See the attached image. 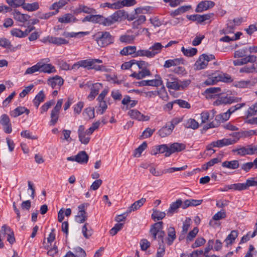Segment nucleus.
Here are the masks:
<instances>
[{
  "mask_svg": "<svg viewBox=\"0 0 257 257\" xmlns=\"http://www.w3.org/2000/svg\"><path fill=\"white\" fill-rule=\"evenodd\" d=\"M163 222L159 221L151 226L150 229V235L153 240H157L159 247L157 249L156 257H163L165 254V247L164 237L165 232L163 230Z\"/></svg>",
  "mask_w": 257,
  "mask_h": 257,
  "instance_id": "obj_1",
  "label": "nucleus"
},
{
  "mask_svg": "<svg viewBox=\"0 0 257 257\" xmlns=\"http://www.w3.org/2000/svg\"><path fill=\"white\" fill-rule=\"evenodd\" d=\"M94 38L97 44L101 47H105L113 43V37L108 32H98L94 36Z\"/></svg>",
  "mask_w": 257,
  "mask_h": 257,
  "instance_id": "obj_2",
  "label": "nucleus"
},
{
  "mask_svg": "<svg viewBox=\"0 0 257 257\" xmlns=\"http://www.w3.org/2000/svg\"><path fill=\"white\" fill-rule=\"evenodd\" d=\"M215 56L212 54H202L198 59L194 65V69L200 70L204 69L208 65V62L215 59Z\"/></svg>",
  "mask_w": 257,
  "mask_h": 257,
  "instance_id": "obj_3",
  "label": "nucleus"
},
{
  "mask_svg": "<svg viewBox=\"0 0 257 257\" xmlns=\"http://www.w3.org/2000/svg\"><path fill=\"white\" fill-rule=\"evenodd\" d=\"M239 133H233V136L232 138L228 139L224 138L222 140H219L216 141H214L212 142V145H213V146L221 148L223 146H228L236 143L238 140H239Z\"/></svg>",
  "mask_w": 257,
  "mask_h": 257,
  "instance_id": "obj_4",
  "label": "nucleus"
},
{
  "mask_svg": "<svg viewBox=\"0 0 257 257\" xmlns=\"http://www.w3.org/2000/svg\"><path fill=\"white\" fill-rule=\"evenodd\" d=\"M49 61L50 59L49 58H46L43 59L42 61L38 62L40 72L50 73L56 71L54 66L51 64L45 63V62L47 63Z\"/></svg>",
  "mask_w": 257,
  "mask_h": 257,
  "instance_id": "obj_5",
  "label": "nucleus"
},
{
  "mask_svg": "<svg viewBox=\"0 0 257 257\" xmlns=\"http://www.w3.org/2000/svg\"><path fill=\"white\" fill-rule=\"evenodd\" d=\"M239 98L234 96L227 95L219 96L218 99L214 102L217 105L220 104H231L233 102H237Z\"/></svg>",
  "mask_w": 257,
  "mask_h": 257,
  "instance_id": "obj_6",
  "label": "nucleus"
},
{
  "mask_svg": "<svg viewBox=\"0 0 257 257\" xmlns=\"http://www.w3.org/2000/svg\"><path fill=\"white\" fill-rule=\"evenodd\" d=\"M167 81L166 86L172 89L179 90V81L178 79L172 74H169L166 76Z\"/></svg>",
  "mask_w": 257,
  "mask_h": 257,
  "instance_id": "obj_7",
  "label": "nucleus"
},
{
  "mask_svg": "<svg viewBox=\"0 0 257 257\" xmlns=\"http://www.w3.org/2000/svg\"><path fill=\"white\" fill-rule=\"evenodd\" d=\"M215 6L214 2L211 1H203L200 2L197 6L195 12L202 13L213 8Z\"/></svg>",
  "mask_w": 257,
  "mask_h": 257,
  "instance_id": "obj_8",
  "label": "nucleus"
},
{
  "mask_svg": "<svg viewBox=\"0 0 257 257\" xmlns=\"http://www.w3.org/2000/svg\"><path fill=\"white\" fill-rule=\"evenodd\" d=\"M2 231H3L4 236L7 237V241L11 244H13L15 241V237L14 236V231L10 228V227L6 225H4L2 226Z\"/></svg>",
  "mask_w": 257,
  "mask_h": 257,
  "instance_id": "obj_9",
  "label": "nucleus"
},
{
  "mask_svg": "<svg viewBox=\"0 0 257 257\" xmlns=\"http://www.w3.org/2000/svg\"><path fill=\"white\" fill-rule=\"evenodd\" d=\"M128 115L133 119H137L139 121H147L150 117L147 115H144L137 109H132L128 112Z\"/></svg>",
  "mask_w": 257,
  "mask_h": 257,
  "instance_id": "obj_10",
  "label": "nucleus"
},
{
  "mask_svg": "<svg viewBox=\"0 0 257 257\" xmlns=\"http://www.w3.org/2000/svg\"><path fill=\"white\" fill-rule=\"evenodd\" d=\"M183 202L180 199L177 200L175 202H172L167 212V215L171 216L174 213L177 212L179 207L183 208Z\"/></svg>",
  "mask_w": 257,
  "mask_h": 257,
  "instance_id": "obj_11",
  "label": "nucleus"
},
{
  "mask_svg": "<svg viewBox=\"0 0 257 257\" xmlns=\"http://www.w3.org/2000/svg\"><path fill=\"white\" fill-rule=\"evenodd\" d=\"M169 151L167 153L166 157L170 156L175 152H181L186 148V146L183 143H174L170 145Z\"/></svg>",
  "mask_w": 257,
  "mask_h": 257,
  "instance_id": "obj_12",
  "label": "nucleus"
},
{
  "mask_svg": "<svg viewBox=\"0 0 257 257\" xmlns=\"http://www.w3.org/2000/svg\"><path fill=\"white\" fill-rule=\"evenodd\" d=\"M102 84L100 83H96L92 85L90 90V93L87 98L89 100H92L95 96L98 94L100 89L102 88Z\"/></svg>",
  "mask_w": 257,
  "mask_h": 257,
  "instance_id": "obj_13",
  "label": "nucleus"
},
{
  "mask_svg": "<svg viewBox=\"0 0 257 257\" xmlns=\"http://www.w3.org/2000/svg\"><path fill=\"white\" fill-rule=\"evenodd\" d=\"M14 19L20 22L25 23L28 21L30 18V16L27 14H24L21 13L20 12L17 10H14L13 12Z\"/></svg>",
  "mask_w": 257,
  "mask_h": 257,
  "instance_id": "obj_14",
  "label": "nucleus"
},
{
  "mask_svg": "<svg viewBox=\"0 0 257 257\" xmlns=\"http://www.w3.org/2000/svg\"><path fill=\"white\" fill-rule=\"evenodd\" d=\"M174 128V124L173 123H170V124L168 123L166 126L161 128L159 131L158 134L162 138L165 137L172 133Z\"/></svg>",
  "mask_w": 257,
  "mask_h": 257,
  "instance_id": "obj_15",
  "label": "nucleus"
},
{
  "mask_svg": "<svg viewBox=\"0 0 257 257\" xmlns=\"http://www.w3.org/2000/svg\"><path fill=\"white\" fill-rule=\"evenodd\" d=\"M74 12L75 14L84 13L87 14H93L96 13L95 9L88 7L83 5H80L78 7L74 10Z\"/></svg>",
  "mask_w": 257,
  "mask_h": 257,
  "instance_id": "obj_16",
  "label": "nucleus"
},
{
  "mask_svg": "<svg viewBox=\"0 0 257 257\" xmlns=\"http://www.w3.org/2000/svg\"><path fill=\"white\" fill-rule=\"evenodd\" d=\"M146 199L142 198L141 199L135 201L130 206L126 211V213L128 214L132 211H135L139 209L146 202Z\"/></svg>",
  "mask_w": 257,
  "mask_h": 257,
  "instance_id": "obj_17",
  "label": "nucleus"
},
{
  "mask_svg": "<svg viewBox=\"0 0 257 257\" xmlns=\"http://www.w3.org/2000/svg\"><path fill=\"white\" fill-rule=\"evenodd\" d=\"M24 113H25L26 114L28 115L30 113L29 109L25 108V107L19 106L13 111H11L10 112V115L14 117H16L23 114Z\"/></svg>",
  "mask_w": 257,
  "mask_h": 257,
  "instance_id": "obj_18",
  "label": "nucleus"
},
{
  "mask_svg": "<svg viewBox=\"0 0 257 257\" xmlns=\"http://www.w3.org/2000/svg\"><path fill=\"white\" fill-rule=\"evenodd\" d=\"M77 162L81 164H85L88 162L89 157L86 152L84 151L79 152L76 155Z\"/></svg>",
  "mask_w": 257,
  "mask_h": 257,
  "instance_id": "obj_19",
  "label": "nucleus"
},
{
  "mask_svg": "<svg viewBox=\"0 0 257 257\" xmlns=\"http://www.w3.org/2000/svg\"><path fill=\"white\" fill-rule=\"evenodd\" d=\"M125 13V12L123 10H118L110 15L113 24L121 21L124 17Z\"/></svg>",
  "mask_w": 257,
  "mask_h": 257,
  "instance_id": "obj_20",
  "label": "nucleus"
},
{
  "mask_svg": "<svg viewBox=\"0 0 257 257\" xmlns=\"http://www.w3.org/2000/svg\"><path fill=\"white\" fill-rule=\"evenodd\" d=\"M241 150L242 155L257 154V145L255 146L248 145L242 147Z\"/></svg>",
  "mask_w": 257,
  "mask_h": 257,
  "instance_id": "obj_21",
  "label": "nucleus"
},
{
  "mask_svg": "<svg viewBox=\"0 0 257 257\" xmlns=\"http://www.w3.org/2000/svg\"><path fill=\"white\" fill-rule=\"evenodd\" d=\"M48 83L53 88L56 87L57 86L58 87H60L63 84V79L60 77L56 76L49 79L48 80Z\"/></svg>",
  "mask_w": 257,
  "mask_h": 257,
  "instance_id": "obj_22",
  "label": "nucleus"
},
{
  "mask_svg": "<svg viewBox=\"0 0 257 257\" xmlns=\"http://www.w3.org/2000/svg\"><path fill=\"white\" fill-rule=\"evenodd\" d=\"M183 202V209H186L190 206H196L200 205L203 202V200H195V199H187Z\"/></svg>",
  "mask_w": 257,
  "mask_h": 257,
  "instance_id": "obj_23",
  "label": "nucleus"
},
{
  "mask_svg": "<svg viewBox=\"0 0 257 257\" xmlns=\"http://www.w3.org/2000/svg\"><path fill=\"white\" fill-rule=\"evenodd\" d=\"M168 237L167 238V244L170 245L172 244L174 240L176 239V231L174 227H170L168 228L167 230Z\"/></svg>",
  "mask_w": 257,
  "mask_h": 257,
  "instance_id": "obj_24",
  "label": "nucleus"
},
{
  "mask_svg": "<svg viewBox=\"0 0 257 257\" xmlns=\"http://www.w3.org/2000/svg\"><path fill=\"white\" fill-rule=\"evenodd\" d=\"M183 61L184 60L182 58L169 59L165 62L164 67L166 68H169L173 66H177L180 64H183Z\"/></svg>",
  "mask_w": 257,
  "mask_h": 257,
  "instance_id": "obj_25",
  "label": "nucleus"
},
{
  "mask_svg": "<svg viewBox=\"0 0 257 257\" xmlns=\"http://www.w3.org/2000/svg\"><path fill=\"white\" fill-rule=\"evenodd\" d=\"M68 3V0H59L58 2L53 4L49 8L50 10H55L59 12V9L63 8Z\"/></svg>",
  "mask_w": 257,
  "mask_h": 257,
  "instance_id": "obj_26",
  "label": "nucleus"
},
{
  "mask_svg": "<svg viewBox=\"0 0 257 257\" xmlns=\"http://www.w3.org/2000/svg\"><path fill=\"white\" fill-rule=\"evenodd\" d=\"M137 48L135 46H128L123 48L120 52V54L123 56H127L136 53Z\"/></svg>",
  "mask_w": 257,
  "mask_h": 257,
  "instance_id": "obj_27",
  "label": "nucleus"
},
{
  "mask_svg": "<svg viewBox=\"0 0 257 257\" xmlns=\"http://www.w3.org/2000/svg\"><path fill=\"white\" fill-rule=\"evenodd\" d=\"M239 166V162L237 160H233L231 161H224L222 164V166L224 168L230 169H235L238 168Z\"/></svg>",
  "mask_w": 257,
  "mask_h": 257,
  "instance_id": "obj_28",
  "label": "nucleus"
},
{
  "mask_svg": "<svg viewBox=\"0 0 257 257\" xmlns=\"http://www.w3.org/2000/svg\"><path fill=\"white\" fill-rule=\"evenodd\" d=\"M45 98V95L44 91L43 90L40 91L33 100V103L36 107L38 108L40 103L44 101Z\"/></svg>",
  "mask_w": 257,
  "mask_h": 257,
  "instance_id": "obj_29",
  "label": "nucleus"
},
{
  "mask_svg": "<svg viewBox=\"0 0 257 257\" xmlns=\"http://www.w3.org/2000/svg\"><path fill=\"white\" fill-rule=\"evenodd\" d=\"M49 39V43L57 45L68 44L69 43L68 41L62 38L52 37Z\"/></svg>",
  "mask_w": 257,
  "mask_h": 257,
  "instance_id": "obj_30",
  "label": "nucleus"
},
{
  "mask_svg": "<svg viewBox=\"0 0 257 257\" xmlns=\"http://www.w3.org/2000/svg\"><path fill=\"white\" fill-rule=\"evenodd\" d=\"M23 9L29 12H33L37 11L39 9V4L38 2H35L33 3H26L24 5Z\"/></svg>",
  "mask_w": 257,
  "mask_h": 257,
  "instance_id": "obj_31",
  "label": "nucleus"
},
{
  "mask_svg": "<svg viewBox=\"0 0 257 257\" xmlns=\"http://www.w3.org/2000/svg\"><path fill=\"white\" fill-rule=\"evenodd\" d=\"M164 46L160 43H154L150 48V50H151V52L152 54L153 57H154L156 55L159 53Z\"/></svg>",
  "mask_w": 257,
  "mask_h": 257,
  "instance_id": "obj_32",
  "label": "nucleus"
},
{
  "mask_svg": "<svg viewBox=\"0 0 257 257\" xmlns=\"http://www.w3.org/2000/svg\"><path fill=\"white\" fill-rule=\"evenodd\" d=\"M218 74H215L210 75L207 79L204 82V84L206 85H211L215 84L219 82Z\"/></svg>",
  "mask_w": 257,
  "mask_h": 257,
  "instance_id": "obj_33",
  "label": "nucleus"
},
{
  "mask_svg": "<svg viewBox=\"0 0 257 257\" xmlns=\"http://www.w3.org/2000/svg\"><path fill=\"white\" fill-rule=\"evenodd\" d=\"M257 186V180L255 178H251L247 179L245 183H242V190L247 189L249 187Z\"/></svg>",
  "mask_w": 257,
  "mask_h": 257,
  "instance_id": "obj_34",
  "label": "nucleus"
},
{
  "mask_svg": "<svg viewBox=\"0 0 257 257\" xmlns=\"http://www.w3.org/2000/svg\"><path fill=\"white\" fill-rule=\"evenodd\" d=\"M237 235V232L236 230H232L224 240L226 245L227 246L228 245L231 244Z\"/></svg>",
  "mask_w": 257,
  "mask_h": 257,
  "instance_id": "obj_35",
  "label": "nucleus"
},
{
  "mask_svg": "<svg viewBox=\"0 0 257 257\" xmlns=\"http://www.w3.org/2000/svg\"><path fill=\"white\" fill-rule=\"evenodd\" d=\"M169 151V147L167 145H162L156 146V151H154L153 155H156L158 153H165V156L166 157L167 153Z\"/></svg>",
  "mask_w": 257,
  "mask_h": 257,
  "instance_id": "obj_36",
  "label": "nucleus"
},
{
  "mask_svg": "<svg viewBox=\"0 0 257 257\" xmlns=\"http://www.w3.org/2000/svg\"><path fill=\"white\" fill-rule=\"evenodd\" d=\"M135 39V37L134 35L124 34L120 36L119 41L121 43L132 44L134 42Z\"/></svg>",
  "mask_w": 257,
  "mask_h": 257,
  "instance_id": "obj_37",
  "label": "nucleus"
},
{
  "mask_svg": "<svg viewBox=\"0 0 257 257\" xmlns=\"http://www.w3.org/2000/svg\"><path fill=\"white\" fill-rule=\"evenodd\" d=\"M181 51L184 55L187 57H192L194 56L197 52V49L195 48L185 49L184 47H182L181 48Z\"/></svg>",
  "mask_w": 257,
  "mask_h": 257,
  "instance_id": "obj_38",
  "label": "nucleus"
},
{
  "mask_svg": "<svg viewBox=\"0 0 257 257\" xmlns=\"http://www.w3.org/2000/svg\"><path fill=\"white\" fill-rule=\"evenodd\" d=\"M165 216L166 213L165 212L153 210V212L152 214V218L154 221L160 220L163 219Z\"/></svg>",
  "mask_w": 257,
  "mask_h": 257,
  "instance_id": "obj_39",
  "label": "nucleus"
},
{
  "mask_svg": "<svg viewBox=\"0 0 257 257\" xmlns=\"http://www.w3.org/2000/svg\"><path fill=\"white\" fill-rule=\"evenodd\" d=\"M72 19H73L74 21L76 18H74L73 15L71 14H66L62 17L59 18L58 21L61 23H68L71 22Z\"/></svg>",
  "mask_w": 257,
  "mask_h": 257,
  "instance_id": "obj_40",
  "label": "nucleus"
},
{
  "mask_svg": "<svg viewBox=\"0 0 257 257\" xmlns=\"http://www.w3.org/2000/svg\"><path fill=\"white\" fill-rule=\"evenodd\" d=\"M147 147V143L146 142H143L138 148L135 149L134 156L135 157H139Z\"/></svg>",
  "mask_w": 257,
  "mask_h": 257,
  "instance_id": "obj_41",
  "label": "nucleus"
},
{
  "mask_svg": "<svg viewBox=\"0 0 257 257\" xmlns=\"http://www.w3.org/2000/svg\"><path fill=\"white\" fill-rule=\"evenodd\" d=\"M135 56H146L148 58H153L152 54L151 52L150 48L148 50H139L137 51L135 54Z\"/></svg>",
  "mask_w": 257,
  "mask_h": 257,
  "instance_id": "obj_42",
  "label": "nucleus"
},
{
  "mask_svg": "<svg viewBox=\"0 0 257 257\" xmlns=\"http://www.w3.org/2000/svg\"><path fill=\"white\" fill-rule=\"evenodd\" d=\"M59 115V111L52 110L51 113V120L50 121V125H55L57 123Z\"/></svg>",
  "mask_w": 257,
  "mask_h": 257,
  "instance_id": "obj_43",
  "label": "nucleus"
},
{
  "mask_svg": "<svg viewBox=\"0 0 257 257\" xmlns=\"http://www.w3.org/2000/svg\"><path fill=\"white\" fill-rule=\"evenodd\" d=\"M218 74V78L219 81H222L225 83L231 82L233 81L230 75L227 73H219Z\"/></svg>",
  "mask_w": 257,
  "mask_h": 257,
  "instance_id": "obj_44",
  "label": "nucleus"
},
{
  "mask_svg": "<svg viewBox=\"0 0 257 257\" xmlns=\"http://www.w3.org/2000/svg\"><path fill=\"white\" fill-rule=\"evenodd\" d=\"M185 126L187 128L196 130L199 127V123L194 119L190 118L186 122Z\"/></svg>",
  "mask_w": 257,
  "mask_h": 257,
  "instance_id": "obj_45",
  "label": "nucleus"
},
{
  "mask_svg": "<svg viewBox=\"0 0 257 257\" xmlns=\"http://www.w3.org/2000/svg\"><path fill=\"white\" fill-rule=\"evenodd\" d=\"M88 224L86 223L83 226L82 228V232L86 238H89L92 234V230L90 227L89 229L88 228Z\"/></svg>",
  "mask_w": 257,
  "mask_h": 257,
  "instance_id": "obj_46",
  "label": "nucleus"
},
{
  "mask_svg": "<svg viewBox=\"0 0 257 257\" xmlns=\"http://www.w3.org/2000/svg\"><path fill=\"white\" fill-rule=\"evenodd\" d=\"M199 231L198 228L197 227H194L193 230L190 231L186 236V240L188 242L189 241H192L194 238L196 237L197 234Z\"/></svg>",
  "mask_w": 257,
  "mask_h": 257,
  "instance_id": "obj_47",
  "label": "nucleus"
},
{
  "mask_svg": "<svg viewBox=\"0 0 257 257\" xmlns=\"http://www.w3.org/2000/svg\"><path fill=\"white\" fill-rule=\"evenodd\" d=\"M149 86H159L163 84V81L160 76H156V78L149 80Z\"/></svg>",
  "mask_w": 257,
  "mask_h": 257,
  "instance_id": "obj_48",
  "label": "nucleus"
},
{
  "mask_svg": "<svg viewBox=\"0 0 257 257\" xmlns=\"http://www.w3.org/2000/svg\"><path fill=\"white\" fill-rule=\"evenodd\" d=\"M230 115L229 113L227 111L216 115L215 117V120L220 122H224L229 119Z\"/></svg>",
  "mask_w": 257,
  "mask_h": 257,
  "instance_id": "obj_49",
  "label": "nucleus"
},
{
  "mask_svg": "<svg viewBox=\"0 0 257 257\" xmlns=\"http://www.w3.org/2000/svg\"><path fill=\"white\" fill-rule=\"evenodd\" d=\"M234 24V22H232L229 21L227 23V26L224 29L221 31V34H228L231 33H233V24Z\"/></svg>",
  "mask_w": 257,
  "mask_h": 257,
  "instance_id": "obj_50",
  "label": "nucleus"
},
{
  "mask_svg": "<svg viewBox=\"0 0 257 257\" xmlns=\"http://www.w3.org/2000/svg\"><path fill=\"white\" fill-rule=\"evenodd\" d=\"M94 61H97L96 60H94L93 59H86L84 60L80 61V65H81L82 67L87 68L89 70V67L93 64V62Z\"/></svg>",
  "mask_w": 257,
  "mask_h": 257,
  "instance_id": "obj_51",
  "label": "nucleus"
},
{
  "mask_svg": "<svg viewBox=\"0 0 257 257\" xmlns=\"http://www.w3.org/2000/svg\"><path fill=\"white\" fill-rule=\"evenodd\" d=\"M123 226V223H117L115 224L113 227H112L110 230L109 233L112 235L113 236L115 235L117 232L120 230Z\"/></svg>",
  "mask_w": 257,
  "mask_h": 257,
  "instance_id": "obj_52",
  "label": "nucleus"
},
{
  "mask_svg": "<svg viewBox=\"0 0 257 257\" xmlns=\"http://www.w3.org/2000/svg\"><path fill=\"white\" fill-rule=\"evenodd\" d=\"M87 219V214H83L82 212H78L77 215L75 216V221L79 223H83Z\"/></svg>",
  "mask_w": 257,
  "mask_h": 257,
  "instance_id": "obj_53",
  "label": "nucleus"
},
{
  "mask_svg": "<svg viewBox=\"0 0 257 257\" xmlns=\"http://www.w3.org/2000/svg\"><path fill=\"white\" fill-rule=\"evenodd\" d=\"M78 138L81 143L85 145L88 144L90 140L89 136H87L86 133L79 135Z\"/></svg>",
  "mask_w": 257,
  "mask_h": 257,
  "instance_id": "obj_54",
  "label": "nucleus"
},
{
  "mask_svg": "<svg viewBox=\"0 0 257 257\" xmlns=\"http://www.w3.org/2000/svg\"><path fill=\"white\" fill-rule=\"evenodd\" d=\"M113 24L111 19L110 16L105 18V17H103V16H102L101 25H102L104 26H105V27H108V26H110Z\"/></svg>",
  "mask_w": 257,
  "mask_h": 257,
  "instance_id": "obj_55",
  "label": "nucleus"
},
{
  "mask_svg": "<svg viewBox=\"0 0 257 257\" xmlns=\"http://www.w3.org/2000/svg\"><path fill=\"white\" fill-rule=\"evenodd\" d=\"M225 217L226 212L224 210H222L215 214L213 215L212 219L214 220H219L221 219L224 218Z\"/></svg>",
  "mask_w": 257,
  "mask_h": 257,
  "instance_id": "obj_56",
  "label": "nucleus"
},
{
  "mask_svg": "<svg viewBox=\"0 0 257 257\" xmlns=\"http://www.w3.org/2000/svg\"><path fill=\"white\" fill-rule=\"evenodd\" d=\"M174 103L177 104L182 108H190V104L187 101L182 99H177L174 100Z\"/></svg>",
  "mask_w": 257,
  "mask_h": 257,
  "instance_id": "obj_57",
  "label": "nucleus"
},
{
  "mask_svg": "<svg viewBox=\"0 0 257 257\" xmlns=\"http://www.w3.org/2000/svg\"><path fill=\"white\" fill-rule=\"evenodd\" d=\"M244 31L248 35L251 36L254 32L257 31V23L249 25L248 28L244 29Z\"/></svg>",
  "mask_w": 257,
  "mask_h": 257,
  "instance_id": "obj_58",
  "label": "nucleus"
},
{
  "mask_svg": "<svg viewBox=\"0 0 257 257\" xmlns=\"http://www.w3.org/2000/svg\"><path fill=\"white\" fill-rule=\"evenodd\" d=\"M39 65H38V63L37 64L33 66L32 67L28 68L26 70L25 74H32L35 72L39 71L40 70H39Z\"/></svg>",
  "mask_w": 257,
  "mask_h": 257,
  "instance_id": "obj_59",
  "label": "nucleus"
},
{
  "mask_svg": "<svg viewBox=\"0 0 257 257\" xmlns=\"http://www.w3.org/2000/svg\"><path fill=\"white\" fill-rule=\"evenodd\" d=\"M205 241V240L203 237H198L196 239L195 242L192 244V247L196 248L199 247L204 244Z\"/></svg>",
  "mask_w": 257,
  "mask_h": 257,
  "instance_id": "obj_60",
  "label": "nucleus"
},
{
  "mask_svg": "<svg viewBox=\"0 0 257 257\" xmlns=\"http://www.w3.org/2000/svg\"><path fill=\"white\" fill-rule=\"evenodd\" d=\"M55 104L54 100H50L49 101H47L46 103H45L41 107V113H43V112H46L47 111L48 109L51 106L54 105Z\"/></svg>",
  "mask_w": 257,
  "mask_h": 257,
  "instance_id": "obj_61",
  "label": "nucleus"
},
{
  "mask_svg": "<svg viewBox=\"0 0 257 257\" xmlns=\"http://www.w3.org/2000/svg\"><path fill=\"white\" fill-rule=\"evenodd\" d=\"M34 87V85L31 84L27 87H25L23 91L20 93L19 96L20 97H24Z\"/></svg>",
  "mask_w": 257,
  "mask_h": 257,
  "instance_id": "obj_62",
  "label": "nucleus"
},
{
  "mask_svg": "<svg viewBox=\"0 0 257 257\" xmlns=\"http://www.w3.org/2000/svg\"><path fill=\"white\" fill-rule=\"evenodd\" d=\"M155 132V130H152L149 127L147 128L143 133L141 137L143 138H148L150 137L154 132Z\"/></svg>",
  "mask_w": 257,
  "mask_h": 257,
  "instance_id": "obj_63",
  "label": "nucleus"
},
{
  "mask_svg": "<svg viewBox=\"0 0 257 257\" xmlns=\"http://www.w3.org/2000/svg\"><path fill=\"white\" fill-rule=\"evenodd\" d=\"M74 251L77 257H85L86 255L85 250L80 247L75 248Z\"/></svg>",
  "mask_w": 257,
  "mask_h": 257,
  "instance_id": "obj_64",
  "label": "nucleus"
}]
</instances>
